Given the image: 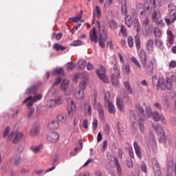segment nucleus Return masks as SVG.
Listing matches in <instances>:
<instances>
[{
    "label": "nucleus",
    "instance_id": "obj_1",
    "mask_svg": "<svg viewBox=\"0 0 176 176\" xmlns=\"http://www.w3.org/2000/svg\"><path fill=\"white\" fill-rule=\"evenodd\" d=\"M166 80L163 78H157L156 76H152L153 86V87H155L156 90H162L164 91L166 89H167V90H170L173 89V82H171V78L168 77L166 78Z\"/></svg>",
    "mask_w": 176,
    "mask_h": 176
},
{
    "label": "nucleus",
    "instance_id": "obj_2",
    "mask_svg": "<svg viewBox=\"0 0 176 176\" xmlns=\"http://www.w3.org/2000/svg\"><path fill=\"white\" fill-rule=\"evenodd\" d=\"M135 109L140 112V114L142 116L143 120H146L147 118H153L155 122H159L160 120V114L157 111L152 112V108L151 107H146V111L142 108V106L139 103L135 104Z\"/></svg>",
    "mask_w": 176,
    "mask_h": 176
},
{
    "label": "nucleus",
    "instance_id": "obj_3",
    "mask_svg": "<svg viewBox=\"0 0 176 176\" xmlns=\"http://www.w3.org/2000/svg\"><path fill=\"white\" fill-rule=\"evenodd\" d=\"M130 120L133 124V126L135 124V122H137V120H139L140 130L142 133H145V124L142 122L145 120L142 119V116L140 113L139 111L138 114L136 115L135 111H134L133 110H130Z\"/></svg>",
    "mask_w": 176,
    "mask_h": 176
},
{
    "label": "nucleus",
    "instance_id": "obj_4",
    "mask_svg": "<svg viewBox=\"0 0 176 176\" xmlns=\"http://www.w3.org/2000/svg\"><path fill=\"white\" fill-rule=\"evenodd\" d=\"M96 23L97 27H98L100 31L99 38L98 40L99 42V45L100 47L104 49V47H105V42L107 41V29L105 28V26H101L100 21H98Z\"/></svg>",
    "mask_w": 176,
    "mask_h": 176
},
{
    "label": "nucleus",
    "instance_id": "obj_5",
    "mask_svg": "<svg viewBox=\"0 0 176 176\" xmlns=\"http://www.w3.org/2000/svg\"><path fill=\"white\" fill-rule=\"evenodd\" d=\"M93 105L94 109H98L99 118L101 120H104L105 119V113L104 112V107H102V104L101 102H97V92L94 94L93 98Z\"/></svg>",
    "mask_w": 176,
    "mask_h": 176
},
{
    "label": "nucleus",
    "instance_id": "obj_6",
    "mask_svg": "<svg viewBox=\"0 0 176 176\" xmlns=\"http://www.w3.org/2000/svg\"><path fill=\"white\" fill-rule=\"evenodd\" d=\"M153 128L155 131H157L159 137H160V142H166V133H164V129H163V126L160 125V124H155L153 125Z\"/></svg>",
    "mask_w": 176,
    "mask_h": 176
},
{
    "label": "nucleus",
    "instance_id": "obj_7",
    "mask_svg": "<svg viewBox=\"0 0 176 176\" xmlns=\"http://www.w3.org/2000/svg\"><path fill=\"white\" fill-rule=\"evenodd\" d=\"M42 98V95L38 94L35 96H28L27 98H25L23 101V104H27L28 108H31L32 105H34V102H36L38 100H41Z\"/></svg>",
    "mask_w": 176,
    "mask_h": 176
},
{
    "label": "nucleus",
    "instance_id": "obj_8",
    "mask_svg": "<svg viewBox=\"0 0 176 176\" xmlns=\"http://www.w3.org/2000/svg\"><path fill=\"white\" fill-rule=\"evenodd\" d=\"M23 133L21 132H19L17 131H12L8 136V140L10 141L13 140L14 144H19L21 140H23Z\"/></svg>",
    "mask_w": 176,
    "mask_h": 176
},
{
    "label": "nucleus",
    "instance_id": "obj_9",
    "mask_svg": "<svg viewBox=\"0 0 176 176\" xmlns=\"http://www.w3.org/2000/svg\"><path fill=\"white\" fill-rule=\"evenodd\" d=\"M151 164L153 168V173L155 176H162V171L160 170V166L156 158L151 159Z\"/></svg>",
    "mask_w": 176,
    "mask_h": 176
},
{
    "label": "nucleus",
    "instance_id": "obj_10",
    "mask_svg": "<svg viewBox=\"0 0 176 176\" xmlns=\"http://www.w3.org/2000/svg\"><path fill=\"white\" fill-rule=\"evenodd\" d=\"M47 140L50 142H58V140H60V134H58L57 132L52 131L49 133Z\"/></svg>",
    "mask_w": 176,
    "mask_h": 176
},
{
    "label": "nucleus",
    "instance_id": "obj_11",
    "mask_svg": "<svg viewBox=\"0 0 176 176\" xmlns=\"http://www.w3.org/2000/svg\"><path fill=\"white\" fill-rule=\"evenodd\" d=\"M168 12L169 14V18L172 20V23H175L176 21V9L171 8V5H168Z\"/></svg>",
    "mask_w": 176,
    "mask_h": 176
},
{
    "label": "nucleus",
    "instance_id": "obj_12",
    "mask_svg": "<svg viewBox=\"0 0 176 176\" xmlns=\"http://www.w3.org/2000/svg\"><path fill=\"white\" fill-rule=\"evenodd\" d=\"M90 35V39L91 42H94L95 43H97L98 42V36H97V30H96V28H93L92 30L89 32Z\"/></svg>",
    "mask_w": 176,
    "mask_h": 176
},
{
    "label": "nucleus",
    "instance_id": "obj_13",
    "mask_svg": "<svg viewBox=\"0 0 176 176\" xmlns=\"http://www.w3.org/2000/svg\"><path fill=\"white\" fill-rule=\"evenodd\" d=\"M119 78H120V74L118 76V74H111V82L114 87H119V85H120V82H119Z\"/></svg>",
    "mask_w": 176,
    "mask_h": 176
},
{
    "label": "nucleus",
    "instance_id": "obj_14",
    "mask_svg": "<svg viewBox=\"0 0 176 176\" xmlns=\"http://www.w3.org/2000/svg\"><path fill=\"white\" fill-rule=\"evenodd\" d=\"M168 172L169 173H175V176H176V162L174 163L173 160H170L168 162Z\"/></svg>",
    "mask_w": 176,
    "mask_h": 176
},
{
    "label": "nucleus",
    "instance_id": "obj_15",
    "mask_svg": "<svg viewBox=\"0 0 176 176\" xmlns=\"http://www.w3.org/2000/svg\"><path fill=\"white\" fill-rule=\"evenodd\" d=\"M133 148L137 157L141 160L142 159V153L141 152V148L138 146V143L137 142H133Z\"/></svg>",
    "mask_w": 176,
    "mask_h": 176
},
{
    "label": "nucleus",
    "instance_id": "obj_16",
    "mask_svg": "<svg viewBox=\"0 0 176 176\" xmlns=\"http://www.w3.org/2000/svg\"><path fill=\"white\" fill-rule=\"evenodd\" d=\"M96 74H97L99 79H100V80L102 81L103 83H109V80L108 79V76H107V74H105V73H100V70L97 69Z\"/></svg>",
    "mask_w": 176,
    "mask_h": 176
},
{
    "label": "nucleus",
    "instance_id": "obj_17",
    "mask_svg": "<svg viewBox=\"0 0 176 176\" xmlns=\"http://www.w3.org/2000/svg\"><path fill=\"white\" fill-rule=\"evenodd\" d=\"M78 144L80 146H77L74 151L70 152L71 156H75V155H76V153H78L79 151H82V149L83 148V142L82 141V139H80L78 140Z\"/></svg>",
    "mask_w": 176,
    "mask_h": 176
},
{
    "label": "nucleus",
    "instance_id": "obj_18",
    "mask_svg": "<svg viewBox=\"0 0 176 176\" xmlns=\"http://www.w3.org/2000/svg\"><path fill=\"white\" fill-rule=\"evenodd\" d=\"M140 62L142 63V67H145V64H146V52H145V50H142L140 52Z\"/></svg>",
    "mask_w": 176,
    "mask_h": 176
},
{
    "label": "nucleus",
    "instance_id": "obj_19",
    "mask_svg": "<svg viewBox=\"0 0 176 176\" xmlns=\"http://www.w3.org/2000/svg\"><path fill=\"white\" fill-rule=\"evenodd\" d=\"M146 69V72L149 74H153V62L152 60L148 61V64L145 63V67H142Z\"/></svg>",
    "mask_w": 176,
    "mask_h": 176
},
{
    "label": "nucleus",
    "instance_id": "obj_20",
    "mask_svg": "<svg viewBox=\"0 0 176 176\" xmlns=\"http://www.w3.org/2000/svg\"><path fill=\"white\" fill-rule=\"evenodd\" d=\"M106 107L109 108V112L111 115H115L116 113V109H115V104L111 101H107V103H105Z\"/></svg>",
    "mask_w": 176,
    "mask_h": 176
},
{
    "label": "nucleus",
    "instance_id": "obj_21",
    "mask_svg": "<svg viewBox=\"0 0 176 176\" xmlns=\"http://www.w3.org/2000/svg\"><path fill=\"white\" fill-rule=\"evenodd\" d=\"M47 127L50 130H57L60 127V123H58V121L54 120L48 124Z\"/></svg>",
    "mask_w": 176,
    "mask_h": 176
},
{
    "label": "nucleus",
    "instance_id": "obj_22",
    "mask_svg": "<svg viewBox=\"0 0 176 176\" xmlns=\"http://www.w3.org/2000/svg\"><path fill=\"white\" fill-rule=\"evenodd\" d=\"M51 102H52V104H50V107H56V104L57 105H61L63 102H64V100H63V98L61 96H56L55 99L54 100H51Z\"/></svg>",
    "mask_w": 176,
    "mask_h": 176
},
{
    "label": "nucleus",
    "instance_id": "obj_23",
    "mask_svg": "<svg viewBox=\"0 0 176 176\" xmlns=\"http://www.w3.org/2000/svg\"><path fill=\"white\" fill-rule=\"evenodd\" d=\"M167 38L166 42L169 43V45H173L174 43V34H173V32L171 30H167Z\"/></svg>",
    "mask_w": 176,
    "mask_h": 176
},
{
    "label": "nucleus",
    "instance_id": "obj_24",
    "mask_svg": "<svg viewBox=\"0 0 176 176\" xmlns=\"http://www.w3.org/2000/svg\"><path fill=\"white\" fill-rule=\"evenodd\" d=\"M116 100H117L116 104L119 111H120L121 112H123L124 111V104L122 103V98H120V96H118L116 97Z\"/></svg>",
    "mask_w": 176,
    "mask_h": 176
},
{
    "label": "nucleus",
    "instance_id": "obj_25",
    "mask_svg": "<svg viewBox=\"0 0 176 176\" xmlns=\"http://www.w3.org/2000/svg\"><path fill=\"white\" fill-rule=\"evenodd\" d=\"M38 134H39V126H34L30 131V135L36 137Z\"/></svg>",
    "mask_w": 176,
    "mask_h": 176
},
{
    "label": "nucleus",
    "instance_id": "obj_26",
    "mask_svg": "<svg viewBox=\"0 0 176 176\" xmlns=\"http://www.w3.org/2000/svg\"><path fill=\"white\" fill-rule=\"evenodd\" d=\"M146 46L148 52H153L155 50L154 41L152 39H149L147 41Z\"/></svg>",
    "mask_w": 176,
    "mask_h": 176
},
{
    "label": "nucleus",
    "instance_id": "obj_27",
    "mask_svg": "<svg viewBox=\"0 0 176 176\" xmlns=\"http://www.w3.org/2000/svg\"><path fill=\"white\" fill-rule=\"evenodd\" d=\"M58 164V158H57V156H55L52 160V166H53L52 168H48L47 170H45V173H49L50 171H53L54 168H56V165Z\"/></svg>",
    "mask_w": 176,
    "mask_h": 176
},
{
    "label": "nucleus",
    "instance_id": "obj_28",
    "mask_svg": "<svg viewBox=\"0 0 176 176\" xmlns=\"http://www.w3.org/2000/svg\"><path fill=\"white\" fill-rule=\"evenodd\" d=\"M53 49H54V50H56V52H63V50H65V49H67V47L63 46L58 43H56L53 45Z\"/></svg>",
    "mask_w": 176,
    "mask_h": 176
},
{
    "label": "nucleus",
    "instance_id": "obj_29",
    "mask_svg": "<svg viewBox=\"0 0 176 176\" xmlns=\"http://www.w3.org/2000/svg\"><path fill=\"white\" fill-rule=\"evenodd\" d=\"M115 166L117 168V174L118 176H122V168L120 167V164L119 163V160L117 158L114 159Z\"/></svg>",
    "mask_w": 176,
    "mask_h": 176
},
{
    "label": "nucleus",
    "instance_id": "obj_30",
    "mask_svg": "<svg viewBox=\"0 0 176 176\" xmlns=\"http://www.w3.org/2000/svg\"><path fill=\"white\" fill-rule=\"evenodd\" d=\"M69 87V80L64 79L60 84V89L65 91Z\"/></svg>",
    "mask_w": 176,
    "mask_h": 176
},
{
    "label": "nucleus",
    "instance_id": "obj_31",
    "mask_svg": "<svg viewBox=\"0 0 176 176\" xmlns=\"http://www.w3.org/2000/svg\"><path fill=\"white\" fill-rule=\"evenodd\" d=\"M36 90H38V87L35 86V85H33L31 87H29L25 93L26 94L28 95H30V94H36Z\"/></svg>",
    "mask_w": 176,
    "mask_h": 176
},
{
    "label": "nucleus",
    "instance_id": "obj_32",
    "mask_svg": "<svg viewBox=\"0 0 176 176\" xmlns=\"http://www.w3.org/2000/svg\"><path fill=\"white\" fill-rule=\"evenodd\" d=\"M124 87L126 90L128 94H133V89H131V86L130 85V82L129 81H125L124 82Z\"/></svg>",
    "mask_w": 176,
    "mask_h": 176
},
{
    "label": "nucleus",
    "instance_id": "obj_33",
    "mask_svg": "<svg viewBox=\"0 0 176 176\" xmlns=\"http://www.w3.org/2000/svg\"><path fill=\"white\" fill-rule=\"evenodd\" d=\"M64 74H65L64 68L57 67L54 70L52 75H64Z\"/></svg>",
    "mask_w": 176,
    "mask_h": 176
},
{
    "label": "nucleus",
    "instance_id": "obj_34",
    "mask_svg": "<svg viewBox=\"0 0 176 176\" xmlns=\"http://www.w3.org/2000/svg\"><path fill=\"white\" fill-rule=\"evenodd\" d=\"M125 20V24L127 25V27H133V19L130 15H126L124 18Z\"/></svg>",
    "mask_w": 176,
    "mask_h": 176
},
{
    "label": "nucleus",
    "instance_id": "obj_35",
    "mask_svg": "<svg viewBox=\"0 0 176 176\" xmlns=\"http://www.w3.org/2000/svg\"><path fill=\"white\" fill-rule=\"evenodd\" d=\"M110 63L112 65V68H111V72H113L112 74H114V75H118V76H119V75H120V73L118 69V66L116 65V63L113 62H110Z\"/></svg>",
    "mask_w": 176,
    "mask_h": 176
},
{
    "label": "nucleus",
    "instance_id": "obj_36",
    "mask_svg": "<svg viewBox=\"0 0 176 176\" xmlns=\"http://www.w3.org/2000/svg\"><path fill=\"white\" fill-rule=\"evenodd\" d=\"M76 111V106L73 105L72 107H68V118L72 119L74 118V112Z\"/></svg>",
    "mask_w": 176,
    "mask_h": 176
},
{
    "label": "nucleus",
    "instance_id": "obj_37",
    "mask_svg": "<svg viewBox=\"0 0 176 176\" xmlns=\"http://www.w3.org/2000/svg\"><path fill=\"white\" fill-rule=\"evenodd\" d=\"M20 154H16L14 155L12 164L14 166H19L21 159Z\"/></svg>",
    "mask_w": 176,
    "mask_h": 176
},
{
    "label": "nucleus",
    "instance_id": "obj_38",
    "mask_svg": "<svg viewBox=\"0 0 176 176\" xmlns=\"http://www.w3.org/2000/svg\"><path fill=\"white\" fill-rule=\"evenodd\" d=\"M86 64H87V63H86V60L81 59L78 62L77 66L78 67L79 69H85Z\"/></svg>",
    "mask_w": 176,
    "mask_h": 176
},
{
    "label": "nucleus",
    "instance_id": "obj_39",
    "mask_svg": "<svg viewBox=\"0 0 176 176\" xmlns=\"http://www.w3.org/2000/svg\"><path fill=\"white\" fill-rule=\"evenodd\" d=\"M155 42L158 49H160L161 50H163V49H164V47L163 46V41L160 40V38H155Z\"/></svg>",
    "mask_w": 176,
    "mask_h": 176
},
{
    "label": "nucleus",
    "instance_id": "obj_40",
    "mask_svg": "<svg viewBox=\"0 0 176 176\" xmlns=\"http://www.w3.org/2000/svg\"><path fill=\"white\" fill-rule=\"evenodd\" d=\"M82 15H83V12L81 11L80 14H78L76 16L70 18V20L74 21V23H78V21H80V20H82Z\"/></svg>",
    "mask_w": 176,
    "mask_h": 176
},
{
    "label": "nucleus",
    "instance_id": "obj_41",
    "mask_svg": "<svg viewBox=\"0 0 176 176\" xmlns=\"http://www.w3.org/2000/svg\"><path fill=\"white\" fill-rule=\"evenodd\" d=\"M57 119L61 123H65L67 122V115L65 114H59L57 116Z\"/></svg>",
    "mask_w": 176,
    "mask_h": 176
},
{
    "label": "nucleus",
    "instance_id": "obj_42",
    "mask_svg": "<svg viewBox=\"0 0 176 176\" xmlns=\"http://www.w3.org/2000/svg\"><path fill=\"white\" fill-rule=\"evenodd\" d=\"M122 69L126 75H129L130 74V65H129V63H124Z\"/></svg>",
    "mask_w": 176,
    "mask_h": 176
},
{
    "label": "nucleus",
    "instance_id": "obj_43",
    "mask_svg": "<svg viewBox=\"0 0 176 176\" xmlns=\"http://www.w3.org/2000/svg\"><path fill=\"white\" fill-rule=\"evenodd\" d=\"M31 151L34 152V153H38L41 152V149H42V145H38V146H32L30 147Z\"/></svg>",
    "mask_w": 176,
    "mask_h": 176
},
{
    "label": "nucleus",
    "instance_id": "obj_44",
    "mask_svg": "<svg viewBox=\"0 0 176 176\" xmlns=\"http://www.w3.org/2000/svg\"><path fill=\"white\" fill-rule=\"evenodd\" d=\"M84 42L80 40H75L71 44L70 46H83Z\"/></svg>",
    "mask_w": 176,
    "mask_h": 176
},
{
    "label": "nucleus",
    "instance_id": "obj_45",
    "mask_svg": "<svg viewBox=\"0 0 176 176\" xmlns=\"http://www.w3.org/2000/svg\"><path fill=\"white\" fill-rule=\"evenodd\" d=\"M122 14L124 16H127V13H129V10H127V4H123L121 7Z\"/></svg>",
    "mask_w": 176,
    "mask_h": 176
},
{
    "label": "nucleus",
    "instance_id": "obj_46",
    "mask_svg": "<svg viewBox=\"0 0 176 176\" xmlns=\"http://www.w3.org/2000/svg\"><path fill=\"white\" fill-rule=\"evenodd\" d=\"M154 35L156 38H160L162 36V30L159 28H155Z\"/></svg>",
    "mask_w": 176,
    "mask_h": 176
},
{
    "label": "nucleus",
    "instance_id": "obj_47",
    "mask_svg": "<svg viewBox=\"0 0 176 176\" xmlns=\"http://www.w3.org/2000/svg\"><path fill=\"white\" fill-rule=\"evenodd\" d=\"M126 166L128 168H133L134 167V163L133 162V160L131 158H128L126 161Z\"/></svg>",
    "mask_w": 176,
    "mask_h": 176
},
{
    "label": "nucleus",
    "instance_id": "obj_48",
    "mask_svg": "<svg viewBox=\"0 0 176 176\" xmlns=\"http://www.w3.org/2000/svg\"><path fill=\"white\" fill-rule=\"evenodd\" d=\"M152 19L154 22L157 21L160 19L159 12L155 11L152 14Z\"/></svg>",
    "mask_w": 176,
    "mask_h": 176
},
{
    "label": "nucleus",
    "instance_id": "obj_49",
    "mask_svg": "<svg viewBox=\"0 0 176 176\" xmlns=\"http://www.w3.org/2000/svg\"><path fill=\"white\" fill-rule=\"evenodd\" d=\"M67 103H68V108H72L73 105L74 107H76L75 105V102H74V100H72V98H67Z\"/></svg>",
    "mask_w": 176,
    "mask_h": 176
},
{
    "label": "nucleus",
    "instance_id": "obj_50",
    "mask_svg": "<svg viewBox=\"0 0 176 176\" xmlns=\"http://www.w3.org/2000/svg\"><path fill=\"white\" fill-rule=\"evenodd\" d=\"M85 91H83L82 90H79L78 91V100H85Z\"/></svg>",
    "mask_w": 176,
    "mask_h": 176
},
{
    "label": "nucleus",
    "instance_id": "obj_51",
    "mask_svg": "<svg viewBox=\"0 0 176 176\" xmlns=\"http://www.w3.org/2000/svg\"><path fill=\"white\" fill-rule=\"evenodd\" d=\"M120 32L122 34L123 38H126L127 36V30H126V28L124 25H121Z\"/></svg>",
    "mask_w": 176,
    "mask_h": 176
},
{
    "label": "nucleus",
    "instance_id": "obj_52",
    "mask_svg": "<svg viewBox=\"0 0 176 176\" xmlns=\"http://www.w3.org/2000/svg\"><path fill=\"white\" fill-rule=\"evenodd\" d=\"M149 2L152 3L153 8H156V6H160V1L159 0H149Z\"/></svg>",
    "mask_w": 176,
    "mask_h": 176
},
{
    "label": "nucleus",
    "instance_id": "obj_53",
    "mask_svg": "<svg viewBox=\"0 0 176 176\" xmlns=\"http://www.w3.org/2000/svg\"><path fill=\"white\" fill-rule=\"evenodd\" d=\"M131 61H132V63H134L138 68H141V64H140V62L138 61V60H137L135 57H131Z\"/></svg>",
    "mask_w": 176,
    "mask_h": 176
},
{
    "label": "nucleus",
    "instance_id": "obj_54",
    "mask_svg": "<svg viewBox=\"0 0 176 176\" xmlns=\"http://www.w3.org/2000/svg\"><path fill=\"white\" fill-rule=\"evenodd\" d=\"M86 81L85 80H82V81H80V83H79V89L80 90H85L86 89Z\"/></svg>",
    "mask_w": 176,
    "mask_h": 176
},
{
    "label": "nucleus",
    "instance_id": "obj_55",
    "mask_svg": "<svg viewBox=\"0 0 176 176\" xmlns=\"http://www.w3.org/2000/svg\"><path fill=\"white\" fill-rule=\"evenodd\" d=\"M110 97H111V93H109V91L104 92L105 104L108 103V101H111L110 99H109Z\"/></svg>",
    "mask_w": 176,
    "mask_h": 176
},
{
    "label": "nucleus",
    "instance_id": "obj_56",
    "mask_svg": "<svg viewBox=\"0 0 176 176\" xmlns=\"http://www.w3.org/2000/svg\"><path fill=\"white\" fill-rule=\"evenodd\" d=\"M128 153L132 159H135V156L134 155V151L133 150L132 147H129L128 148Z\"/></svg>",
    "mask_w": 176,
    "mask_h": 176
},
{
    "label": "nucleus",
    "instance_id": "obj_57",
    "mask_svg": "<svg viewBox=\"0 0 176 176\" xmlns=\"http://www.w3.org/2000/svg\"><path fill=\"white\" fill-rule=\"evenodd\" d=\"M135 44L137 49H140V47H141V41H140V37H135Z\"/></svg>",
    "mask_w": 176,
    "mask_h": 176
},
{
    "label": "nucleus",
    "instance_id": "obj_58",
    "mask_svg": "<svg viewBox=\"0 0 176 176\" xmlns=\"http://www.w3.org/2000/svg\"><path fill=\"white\" fill-rule=\"evenodd\" d=\"M67 68L69 71H72V69L73 68H75V67H76V64L74 63H67Z\"/></svg>",
    "mask_w": 176,
    "mask_h": 176
},
{
    "label": "nucleus",
    "instance_id": "obj_59",
    "mask_svg": "<svg viewBox=\"0 0 176 176\" xmlns=\"http://www.w3.org/2000/svg\"><path fill=\"white\" fill-rule=\"evenodd\" d=\"M35 116V108H30L29 113H28V118H32Z\"/></svg>",
    "mask_w": 176,
    "mask_h": 176
},
{
    "label": "nucleus",
    "instance_id": "obj_60",
    "mask_svg": "<svg viewBox=\"0 0 176 176\" xmlns=\"http://www.w3.org/2000/svg\"><path fill=\"white\" fill-rule=\"evenodd\" d=\"M54 36H56V39H57V41H60V39H61V38H63V33H58V34H52V39L54 38Z\"/></svg>",
    "mask_w": 176,
    "mask_h": 176
},
{
    "label": "nucleus",
    "instance_id": "obj_61",
    "mask_svg": "<svg viewBox=\"0 0 176 176\" xmlns=\"http://www.w3.org/2000/svg\"><path fill=\"white\" fill-rule=\"evenodd\" d=\"M79 78H80V73H76L72 79L74 80V82H75L76 83H78V80L79 79Z\"/></svg>",
    "mask_w": 176,
    "mask_h": 176
},
{
    "label": "nucleus",
    "instance_id": "obj_62",
    "mask_svg": "<svg viewBox=\"0 0 176 176\" xmlns=\"http://www.w3.org/2000/svg\"><path fill=\"white\" fill-rule=\"evenodd\" d=\"M128 45L129 47H133V46H134V41L133 40L132 36L128 37Z\"/></svg>",
    "mask_w": 176,
    "mask_h": 176
},
{
    "label": "nucleus",
    "instance_id": "obj_63",
    "mask_svg": "<svg viewBox=\"0 0 176 176\" xmlns=\"http://www.w3.org/2000/svg\"><path fill=\"white\" fill-rule=\"evenodd\" d=\"M168 5H170L171 6V8H176V0H167Z\"/></svg>",
    "mask_w": 176,
    "mask_h": 176
},
{
    "label": "nucleus",
    "instance_id": "obj_64",
    "mask_svg": "<svg viewBox=\"0 0 176 176\" xmlns=\"http://www.w3.org/2000/svg\"><path fill=\"white\" fill-rule=\"evenodd\" d=\"M155 23H156V25H158V27H164V25H166L164 24V22L162 20V19H159V20H157L155 21Z\"/></svg>",
    "mask_w": 176,
    "mask_h": 176
}]
</instances>
